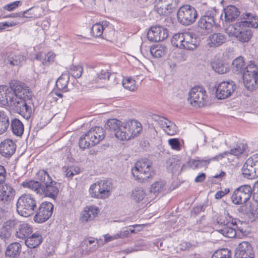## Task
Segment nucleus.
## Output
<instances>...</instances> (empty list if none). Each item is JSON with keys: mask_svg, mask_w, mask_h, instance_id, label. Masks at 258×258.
Returning <instances> with one entry per match:
<instances>
[{"mask_svg": "<svg viewBox=\"0 0 258 258\" xmlns=\"http://www.w3.org/2000/svg\"><path fill=\"white\" fill-rule=\"evenodd\" d=\"M37 201L30 194H23L18 199L16 208L18 213L21 216L28 217L35 213Z\"/></svg>", "mask_w": 258, "mask_h": 258, "instance_id": "39448f33", "label": "nucleus"}, {"mask_svg": "<svg viewBox=\"0 0 258 258\" xmlns=\"http://www.w3.org/2000/svg\"><path fill=\"white\" fill-rule=\"evenodd\" d=\"M232 253L228 248H222L216 250L211 258H231Z\"/></svg>", "mask_w": 258, "mask_h": 258, "instance_id": "3c124183", "label": "nucleus"}, {"mask_svg": "<svg viewBox=\"0 0 258 258\" xmlns=\"http://www.w3.org/2000/svg\"><path fill=\"white\" fill-rule=\"evenodd\" d=\"M43 238L40 232L37 231L32 233L25 240L26 245L30 248H34L42 242Z\"/></svg>", "mask_w": 258, "mask_h": 258, "instance_id": "a878e982", "label": "nucleus"}, {"mask_svg": "<svg viewBox=\"0 0 258 258\" xmlns=\"http://www.w3.org/2000/svg\"><path fill=\"white\" fill-rule=\"evenodd\" d=\"M59 183L53 179L41 185L40 195L55 200L59 192Z\"/></svg>", "mask_w": 258, "mask_h": 258, "instance_id": "dca6fc26", "label": "nucleus"}, {"mask_svg": "<svg viewBox=\"0 0 258 258\" xmlns=\"http://www.w3.org/2000/svg\"><path fill=\"white\" fill-rule=\"evenodd\" d=\"M105 131L100 126H95L90 128L82 135L79 141V146L83 150L93 147L103 140Z\"/></svg>", "mask_w": 258, "mask_h": 258, "instance_id": "20e7f679", "label": "nucleus"}, {"mask_svg": "<svg viewBox=\"0 0 258 258\" xmlns=\"http://www.w3.org/2000/svg\"><path fill=\"white\" fill-rule=\"evenodd\" d=\"M168 36L167 29L161 26H152L147 35L148 40L152 42L162 41Z\"/></svg>", "mask_w": 258, "mask_h": 258, "instance_id": "2eb2a0df", "label": "nucleus"}, {"mask_svg": "<svg viewBox=\"0 0 258 258\" xmlns=\"http://www.w3.org/2000/svg\"><path fill=\"white\" fill-rule=\"evenodd\" d=\"M152 118L155 121L158 122L159 124L163 129L168 126V123L170 122L165 117L156 114L153 115Z\"/></svg>", "mask_w": 258, "mask_h": 258, "instance_id": "bf43d9fd", "label": "nucleus"}, {"mask_svg": "<svg viewBox=\"0 0 258 258\" xmlns=\"http://www.w3.org/2000/svg\"><path fill=\"white\" fill-rule=\"evenodd\" d=\"M177 20L179 23L184 26L193 24L198 17L196 9L189 5H184L180 7L177 13Z\"/></svg>", "mask_w": 258, "mask_h": 258, "instance_id": "1a4fd4ad", "label": "nucleus"}, {"mask_svg": "<svg viewBox=\"0 0 258 258\" xmlns=\"http://www.w3.org/2000/svg\"><path fill=\"white\" fill-rule=\"evenodd\" d=\"M99 212V210L96 206H86L81 214L80 220L82 222L92 221L97 216Z\"/></svg>", "mask_w": 258, "mask_h": 258, "instance_id": "412c9836", "label": "nucleus"}, {"mask_svg": "<svg viewBox=\"0 0 258 258\" xmlns=\"http://www.w3.org/2000/svg\"><path fill=\"white\" fill-rule=\"evenodd\" d=\"M165 182L162 180H159L154 182L150 187V191L155 195L164 191L165 190Z\"/></svg>", "mask_w": 258, "mask_h": 258, "instance_id": "8fccbe9b", "label": "nucleus"}, {"mask_svg": "<svg viewBox=\"0 0 258 258\" xmlns=\"http://www.w3.org/2000/svg\"><path fill=\"white\" fill-rule=\"evenodd\" d=\"M15 195L14 188L10 185L6 184L0 190V201L5 204L13 200Z\"/></svg>", "mask_w": 258, "mask_h": 258, "instance_id": "393cba45", "label": "nucleus"}, {"mask_svg": "<svg viewBox=\"0 0 258 258\" xmlns=\"http://www.w3.org/2000/svg\"><path fill=\"white\" fill-rule=\"evenodd\" d=\"M150 51L154 57L160 58L166 53L167 48L162 45H153L151 47Z\"/></svg>", "mask_w": 258, "mask_h": 258, "instance_id": "a19ab883", "label": "nucleus"}, {"mask_svg": "<svg viewBox=\"0 0 258 258\" xmlns=\"http://www.w3.org/2000/svg\"><path fill=\"white\" fill-rule=\"evenodd\" d=\"M16 85L13 98L11 99L9 106L14 112L28 120L32 114L31 106L32 93L24 83L19 81L18 85Z\"/></svg>", "mask_w": 258, "mask_h": 258, "instance_id": "f257e3e1", "label": "nucleus"}, {"mask_svg": "<svg viewBox=\"0 0 258 258\" xmlns=\"http://www.w3.org/2000/svg\"><path fill=\"white\" fill-rule=\"evenodd\" d=\"M11 128L12 133L18 137H21L24 133V125L22 121L17 118L11 120Z\"/></svg>", "mask_w": 258, "mask_h": 258, "instance_id": "e433bc0d", "label": "nucleus"}, {"mask_svg": "<svg viewBox=\"0 0 258 258\" xmlns=\"http://www.w3.org/2000/svg\"><path fill=\"white\" fill-rule=\"evenodd\" d=\"M97 75L98 74L94 70H89L88 75L84 80V85L88 86L90 85L97 83L99 82Z\"/></svg>", "mask_w": 258, "mask_h": 258, "instance_id": "c03bdc74", "label": "nucleus"}, {"mask_svg": "<svg viewBox=\"0 0 258 258\" xmlns=\"http://www.w3.org/2000/svg\"><path fill=\"white\" fill-rule=\"evenodd\" d=\"M254 255L252 248L247 241L240 243L235 250V258H254Z\"/></svg>", "mask_w": 258, "mask_h": 258, "instance_id": "6ab92c4d", "label": "nucleus"}, {"mask_svg": "<svg viewBox=\"0 0 258 258\" xmlns=\"http://www.w3.org/2000/svg\"><path fill=\"white\" fill-rule=\"evenodd\" d=\"M122 86L125 89L131 91H135L137 88L135 80L130 78L123 80Z\"/></svg>", "mask_w": 258, "mask_h": 258, "instance_id": "5fc2aeb1", "label": "nucleus"}, {"mask_svg": "<svg viewBox=\"0 0 258 258\" xmlns=\"http://www.w3.org/2000/svg\"><path fill=\"white\" fill-rule=\"evenodd\" d=\"M252 192V189L249 185L244 184L238 187L232 195V203L238 205L246 203L251 197Z\"/></svg>", "mask_w": 258, "mask_h": 258, "instance_id": "f8f14e48", "label": "nucleus"}, {"mask_svg": "<svg viewBox=\"0 0 258 258\" xmlns=\"http://www.w3.org/2000/svg\"><path fill=\"white\" fill-rule=\"evenodd\" d=\"M69 80L70 76L68 74H62L56 81L55 87L57 90L65 92H67Z\"/></svg>", "mask_w": 258, "mask_h": 258, "instance_id": "c9c22d12", "label": "nucleus"}, {"mask_svg": "<svg viewBox=\"0 0 258 258\" xmlns=\"http://www.w3.org/2000/svg\"><path fill=\"white\" fill-rule=\"evenodd\" d=\"M103 29V35L102 38L109 40L113 37L115 34V30L111 25H109L108 22H104Z\"/></svg>", "mask_w": 258, "mask_h": 258, "instance_id": "09e8293b", "label": "nucleus"}, {"mask_svg": "<svg viewBox=\"0 0 258 258\" xmlns=\"http://www.w3.org/2000/svg\"><path fill=\"white\" fill-rule=\"evenodd\" d=\"M21 251V245L18 242L10 244L5 251L6 256L10 258H18Z\"/></svg>", "mask_w": 258, "mask_h": 258, "instance_id": "2f4dec72", "label": "nucleus"}, {"mask_svg": "<svg viewBox=\"0 0 258 258\" xmlns=\"http://www.w3.org/2000/svg\"><path fill=\"white\" fill-rule=\"evenodd\" d=\"M226 38L221 33H215L210 35L208 39V45L210 47H216L224 43Z\"/></svg>", "mask_w": 258, "mask_h": 258, "instance_id": "c85d7f7f", "label": "nucleus"}, {"mask_svg": "<svg viewBox=\"0 0 258 258\" xmlns=\"http://www.w3.org/2000/svg\"><path fill=\"white\" fill-rule=\"evenodd\" d=\"M86 246L88 247V253L94 252L98 247L97 239L91 238L86 243Z\"/></svg>", "mask_w": 258, "mask_h": 258, "instance_id": "052dcab7", "label": "nucleus"}, {"mask_svg": "<svg viewBox=\"0 0 258 258\" xmlns=\"http://www.w3.org/2000/svg\"><path fill=\"white\" fill-rule=\"evenodd\" d=\"M17 222L15 220H9L6 221L0 229V238L6 241L11 236L12 231L16 227Z\"/></svg>", "mask_w": 258, "mask_h": 258, "instance_id": "4be33fe9", "label": "nucleus"}, {"mask_svg": "<svg viewBox=\"0 0 258 258\" xmlns=\"http://www.w3.org/2000/svg\"><path fill=\"white\" fill-rule=\"evenodd\" d=\"M235 88V83L232 81L221 82L217 87L216 97L219 100L226 99L231 95Z\"/></svg>", "mask_w": 258, "mask_h": 258, "instance_id": "4468645a", "label": "nucleus"}, {"mask_svg": "<svg viewBox=\"0 0 258 258\" xmlns=\"http://www.w3.org/2000/svg\"><path fill=\"white\" fill-rule=\"evenodd\" d=\"M21 4V2L19 1H15L10 3L3 7V9L9 12L13 11L17 9Z\"/></svg>", "mask_w": 258, "mask_h": 258, "instance_id": "69168bd1", "label": "nucleus"}, {"mask_svg": "<svg viewBox=\"0 0 258 258\" xmlns=\"http://www.w3.org/2000/svg\"><path fill=\"white\" fill-rule=\"evenodd\" d=\"M177 0L169 1V2L167 3L168 4L165 8L167 15L170 14L175 10L177 5Z\"/></svg>", "mask_w": 258, "mask_h": 258, "instance_id": "e2e57ef3", "label": "nucleus"}, {"mask_svg": "<svg viewBox=\"0 0 258 258\" xmlns=\"http://www.w3.org/2000/svg\"><path fill=\"white\" fill-rule=\"evenodd\" d=\"M83 72V68L81 66L72 65L70 69V73L75 78H79Z\"/></svg>", "mask_w": 258, "mask_h": 258, "instance_id": "4d7b16f0", "label": "nucleus"}, {"mask_svg": "<svg viewBox=\"0 0 258 258\" xmlns=\"http://www.w3.org/2000/svg\"><path fill=\"white\" fill-rule=\"evenodd\" d=\"M36 178L38 180L41 185L48 183L52 180V178L48 173V172L45 170H39L36 175Z\"/></svg>", "mask_w": 258, "mask_h": 258, "instance_id": "de8ad7c7", "label": "nucleus"}, {"mask_svg": "<svg viewBox=\"0 0 258 258\" xmlns=\"http://www.w3.org/2000/svg\"><path fill=\"white\" fill-rule=\"evenodd\" d=\"M238 222L240 223L241 221L234 218L227 212L224 215L218 216L213 225L218 232L226 237L232 238L246 234L245 230L238 226Z\"/></svg>", "mask_w": 258, "mask_h": 258, "instance_id": "f03ea898", "label": "nucleus"}, {"mask_svg": "<svg viewBox=\"0 0 258 258\" xmlns=\"http://www.w3.org/2000/svg\"><path fill=\"white\" fill-rule=\"evenodd\" d=\"M211 64L213 70L218 74H224L229 71L227 65L219 59H215L212 61Z\"/></svg>", "mask_w": 258, "mask_h": 258, "instance_id": "58836bf2", "label": "nucleus"}, {"mask_svg": "<svg viewBox=\"0 0 258 258\" xmlns=\"http://www.w3.org/2000/svg\"><path fill=\"white\" fill-rule=\"evenodd\" d=\"M242 77L244 86L248 90L252 91L258 88V67L254 62H249Z\"/></svg>", "mask_w": 258, "mask_h": 258, "instance_id": "6e6552de", "label": "nucleus"}, {"mask_svg": "<svg viewBox=\"0 0 258 258\" xmlns=\"http://www.w3.org/2000/svg\"><path fill=\"white\" fill-rule=\"evenodd\" d=\"M183 45L182 49L187 50H194L199 45V42L197 40L196 38H193L191 35L185 34Z\"/></svg>", "mask_w": 258, "mask_h": 258, "instance_id": "f704fd0d", "label": "nucleus"}, {"mask_svg": "<svg viewBox=\"0 0 258 258\" xmlns=\"http://www.w3.org/2000/svg\"><path fill=\"white\" fill-rule=\"evenodd\" d=\"M168 144L172 149L179 151L180 150V143L177 138H173L168 140Z\"/></svg>", "mask_w": 258, "mask_h": 258, "instance_id": "0e129e2a", "label": "nucleus"}, {"mask_svg": "<svg viewBox=\"0 0 258 258\" xmlns=\"http://www.w3.org/2000/svg\"><path fill=\"white\" fill-rule=\"evenodd\" d=\"M36 17L34 12L33 8H31L23 12L14 13L3 17V18H32Z\"/></svg>", "mask_w": 258, "mask_h": 258, "instance_id": "ea45409f", "label": "nucleus"}, {"mask_svg": "<svg viewBox=\"0 0 258 258\" xmlns=\"http://www.w3.org/2000/svg\"><path fill=\"white\" fill-rule=\"evenodd\" d=\"M225 21L227 22L234 21L240 15V11L235 6H228L224 9Z\"/></svg>", "mask_w": 258, "mask_h": 258, "instance_id": "c756f323", "label": "nucleus"}, {"mask_svg": "<svg viewBox=\"0 0 258 258\" xmlns=\"http://www.w3.org/2000/svg\"><path fill=\"white\" fill-rule=\"evenodd\" d=\"M185 35V34L182 33L174 34L171 39L172 45L176 48L182 49Z\"/></svg>", "mask_w": 258, "mask_h": 258, "instance_id": "49530a36", "label": "nucleus"}, {"mask_svg": "<svg viewBox=\"0 0 258 258\" xmlns=\"http://www.w3.org/2000/svg\"><path fill=\"white\" fill-rule=\"evenodd\" d=\"M120 130L123 131L117 133V139L124 141L138 137L141 133L143 127L137 120L132 119L124 122L123 126H121Z\"/></svg>", "mask_w": 258, "mask_h": 258, "instance_id": "423d86ee", "label": "nucleus"}, {"mask_svg": "<svg viewBox=\"0 0 258 258\" xmlns=\"http://www.w3.org/2000/svg\"><path fill=\"white\" fill-rule=\"evenodd\" d=\"M245 63L244 57L239 56L235 58L232 63V71L233 73L237 75H243V73L246 72Z\"/></svg>", "mask_w": 258, "mask_h": 258, "instance_id": "cd10ccee", "label": "nucleus"}, {"mask_svg": "<svg viewBox=\"0 0 258 258\" xmlns=\"http://www.w3.org/2000/svg\"><path fill=\"white\" fill-rule=\"evenodd\" d=\"M236 23L239 24L245 23L244 26L249 27V28H257L258 27V17L250 13H243L240 16V20L238 19Z\"/></svg>", "mask_w": 258, "mask_h": 258, "instance_id": "5701e85b", "label": "nucleus"}, {"mask_svg": "<svg viewBox=\"0 0 258 258\" xmlns=\"http://www.w3.org/2000/svg\"><path fill=\"white\" fill-rule=\"evenodd\" d=\"M246 145L243 143L238 144L236 147L231 149L230 151H227L229 154L238 156L242 154L245 150Z\"/></svg>", "mask_w": 258, "mask_h": 258, "instance_id": "6e6d98bb", "label": "nucleus"}, {"mask_svg": "<svg viewBox=\"0 0 258 258\" xmlns=\"http://www.w3.org/2000/svg\"><path fill=\"white\" fill-rule=\"evenodd\" d=\"M215 13L212 11H207L205 15L199 19L198 25L199 28L209 32L211 31L213 26L215 24Z\"/></svg>", "mask_w": 258, "mask_h": 258, "instance_id": "a211bd4d", "label": "nucleus"}, {"mask_svg": "<svg viewBox=\"0 0 258 258\" xmlns=\"http://www.w3.org/2000/svg\"><path fill=\"white\" fill-rule=\"evenodd\" d=\"M9 125V118L6 112L0 110V135H2L6 132Z\"/></svg>", "mask_w": 258, "mask_h": 258, "instance_id": "79ce46f5", "label": "nucleus"}, {"mask_svg": "<svg viewBox=\"0 0 258 258\" xmlns=\"http://www.w3.org/2000/svg\"><path fill=\"white\" fill-rule=\"evenodd\" d=\"M252 162L248 158L241 168L242 174L244 177L247 179H252L255 176H258L252 166Z\"/></svg>", "mask_w": 258, "mask_h": 258, "instance_id": "473e14b6", "label": "nucleus"}, {"mask_svg": "<svg viewBox=\"0 0 258 258\" xmlns=\"http://www.w3.org/2000/svg\"><path fill=\"white\" fill-rule=\"evenodd\" d=\"M145 191L141 188L137 187L133 190L131 197L136 202H140L145 197Z\"/></svg>", "mask_w": 258, "mask_h": 258, "instance_id": "864d4df0", "label": "nucleus"}, {"mask_svg": "<svg viewBox=\"0 0 258 258\" xmlns=\"http://www.w3.org/2000/svg\"><path fill=\"white\" fill-rule=\"evenodd\" d=\"M207 205L206 204H202L195 206L191 210V213L195 215H198L201 212H204Z\"/></svg>", "mask_w": 258, "mask_h": 258, "instance_id": "338daca9", "label": "nucleus"}, {"mask_svg": "<svg viewBox=\"0 0 258 258\" xmlns=\"http://www.w3.org/2000/svg\"><path fill=\"white\" fill-rule=\"evenodd\" d=\"M104 22L94 24L91 29V35L94 37L102 38Z\"/></svg>", "mask_w": 258, "mask_h": 258, "instance_id": "37998d69", "label": "nucleus"}, {"mask_svg": "<svg viewBox=\"0 0 258 258\" xmlns=\"http://www.w3.org/2000/svg\"><path fill=\"white\" fill-rule=\"evenodd\" d=\"M112 183L109 180H101L92 184L89 188L91 197L98 199H105L111 194Z\"/></svg>", "mask_w": 258, "mask_h": 258, "instance_id": "0eeeda50", "label": "nucleus"}, {"mask_svg": "<svg viewBox=\"0 0 258 258\" xmlns=\"http://www.w3.org/2000/svg\"><path fill=\"white\" fill-rule=\"evenodd\" d=\"M63 172L66 177L72 179L73 176L80 172V169L78 167L69 166L63 167Z\"/></svg>", "mask_w": 258, "mask_h": 258, "instance_id": "603ef678", "label": "nucleus"}, {"mask_svg": "<svg viewBox=\"0 0 258 258\" xmlns=\"http://www.w3.org/2000/svg\"><path fill=\"white\" fill-rule=\"evenodd\" d=\"M188 100L194 107H202L208 102V95L205 89L201 87H193L188 93Z\"/></svg>", "mask_w": 258, "mask_h": 258, "instance_id": "9d476101", "label": "nucleus"}, {"mask_svg": "<svg viewBox=\"0 0 258 258\" xmlns=\"http://www.w3.org/2000/svg\"><path fill=\"white\" fill-rule=\"evenodd\" d=\"M55 58V54L52 52L45 53L42 64L45 67H48L54 61Z\"/></svg>", "mask_w": 258, "mask_h": 258, "instance_id": "13d9d810", "label": "nucleus"}, {"mask_svg": "<svg viewBox=\"0 0 258 258\" xmlns=\"http://www.w3.org/2000/svg\"><path fill=\"white\" fill-rule=\"evenodd\" d=\"M248 159L252 162V166L258 176V154L253 155L252 157H249Z\"/></svg>", "mask_w": 258, "mask_h": 258, "instance_id": "774afa93", "label": "nucleus"}, {"mask_svg": "<svg viewBox=\"0 0 258 258\" xmlns=\"http://www.w3.org/2000/svg\"><path fill=\"white\" fill-rule=\"evenodd\" d=\"M167 167L170 170L172 173L177 172H181L183 165H181V160L175 158H171L167 160Z\"/></svg>", "mask_w": 258, "mask_h": 258, "instance_id": "4c0bfd02", "label": "nucleus"}, {"mask_svg": "<svg viewBox=\"0 0 258 258\" xmlns=\"http://www.w3.org/2000/svg\"><path fill=\"white\" fill-rule=\"evenodd\" d=\"M106 129L108 131L114 133L115 137L117 138V133L122 131L121 126H123V123L120 120L115 118L109 119L105 125Z\"/></svg>", "mask_w": 258, "mask_h": 258, "instance_id": "7c9ffc66", "label": "nucleus"}, {"mask_svg": "<svg viewBox=\"0 0 258 258\" xmlns=\"http://www.w3.org/2000/svg\"><path fill=\"white\" fill-rule=\"evenodd\" d=\"M19 81L17 80H12L10 83L9 90L7 92V94H2L1 97L0 104L3 105L9 106V103L11 102V99L13 98L14 94V88L16 85H18Z\"/></svg>", "mask_w": 258, "mask_h": 258, "instance_id": "bb28decb", "label": "nucleus"}, {"mask_svg": "<svg viewBox=\"0 0 258 258\" xmlns=\"http://www.w3.org/2000/svg\"><path fill=\"white\" fill-rule=\"evenodd\" d=\"M209 164V161L207 160V158L203 159L197 157L194 159H189L188 161V165L189 167L194 170L198 169L203 167L207 168Z\"/></svg>", "mask_w": 258, "mask_h": 258, "instance_id": "72a5a7b5", "label": "nucleus"}, {"mask_svg": "<svg viewBox=\"0 0 258 258\" xmlns=\"http://www.w3.org/2000/svg\"><path fill=\"white\" fill-rule=\"evenodd\" d=\"M25 60V57L24 56L15 51L7 52L4 59L5 65L9 68L20 67Z\"/></svg>", "mask_w": 258, "mask_h": 258, "instance_id": "f3484780", "label": "nucleus"}, {"mask_svg": "<svg viewBox=\"0 0 258 258\" xmlns=\"http://www.w3.org/2000/svg\"><path fill=\"white\" fill-rule=\"evenodd\" d=\"M245 23H235L234 25L233 35L241 43L249 42L253 36V32L249 27H245Z\"/></svg>", "mask_w": 258, "mask_h": 258, "instance_id": "ddd939ff", "label": "nucleus"}, {"mask_svg": "<svg viewBox=\"0 0 258 258\" xmlns=\"http://www.w3.org/2000/svg\"><path fill=\"white\" fill-rule=\"evenodd\" d=\"M16 150V145L11 139L5 140L0 144V154L6 158H10L15 153Z\"/></svg>", "mask_w": 258, "mask_h": 258, "instance_id": "aec40b11", "label": "nucleus"}, {"mask_svg": "<svg viewBox=\"0 0 258 258\" xmlns=\"http://www.w3.org/2000/svg\"><path fill=\"white\" fill-rule=\"evenodd\" d=\"M132 173L135 179L141 183L149 182L155 175L152 163L147 159L138 160L132 168Z\"/></svg>", "mask_w": 258, "mask_h": 258, "instance_id": "7ed1b4c3", "label": "nucleus"}, {"mask_svg": "<svg viewBox=\"0 0 258 258\" xmlns=\"http://www.w3.org/2000/svg\"><path fill=\"white\" fill-rule=\"evenodd\" d=\"M22 185L24 187L29 188L33 190L37 194L40 195L41 184L38 180L37 181L31 180L28 181H24L23 182Z\"/></svg>", "mask_w": 258, "mask_h": 258, "instance_id": "a18cd8bd", "label": "nucleus"}, {"mask_svg": "<svg viewBox=\"0 0 258 258\" xmlns=\"http://www.w3.org/2000/svg\"><path fill=\"white\" fill-rule=\"evenodd\" d=\"M33 232L32 227L27 223L16 225L15 236L17 238L25 240Z\"/></svg>", "mask_w": 258, "mask_h": 258, "instance_id": "b1692460", "label": "nucleus"}, {"mask_svg": "<svg viewBox=\"0 0 258 258\" xmlns=\"http://www.w3.org/2000/svg\"><path fill=\"white\" fill-rule=\"evenodd\" d=\"M165 132L169 136H173L176 134L177 127L175 124L172 122L168 123V126L164 128Z\"/></svg>", "mask_w": 258, "mask_h": 258, "instance_id": "680f3d73", "label": "nucleus"}, {"mask_svg": "<svg viewBox=\"0 0 258 258\" xmlns=\"http://www.w3.org/2000/svg\"><path fill=\"white\" fill-rule=\"evenodd\" d=\"M53 205L49 202L41 203L38 208H36L33 220L37 223H43L47 221L52 216Z\"/></svg>", "mask_w": 258, "mask_h": 258, "instance_id": "9b49d317", "label": "nucleus"}]
</instances>
